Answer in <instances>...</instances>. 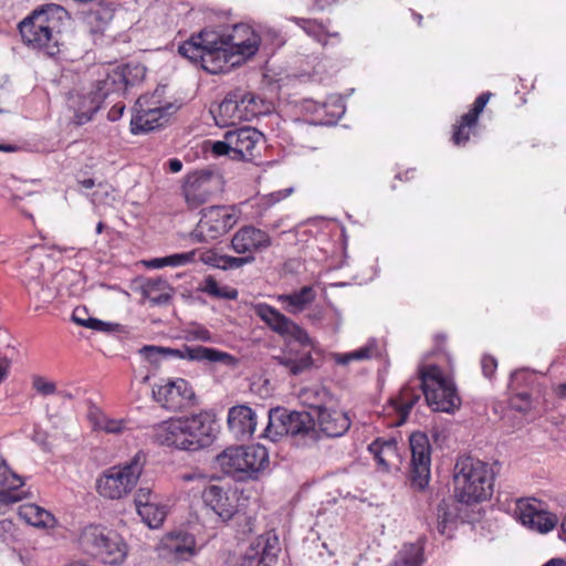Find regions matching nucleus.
<instances>
[{"label": "nucleus", "instance_id": "ddd939ff", "mask_svg": "<svg viewBox=\"0 0 566 566\" xmlns=\"http://www.w3.org/2000/svg\"><path fill=\"white\" fill-rule=\"evenodd\" d=\"M178 52L195 64H200L208 73H223L221 53L217 49L216 33L212 31L205 30L191 36L179 45Z\"/></svg>", "mask_w": 566, "mask_h": 566}, {"label": "nucleus", "instance_id": "b1692460", "mask_svg": "<svg viewBox=\"0 0 566 566\" xmlns=\"http://www.w3.org/2000/svg\"><path fill=\"white\" fill-rule=\"evenodd\" d=\"M147 101L144 97L137 99L134 107V115L130 120V130L133 134H142L154 130L161 126L166 116V109L160 106L145 107Z\"/></svg>", "mask_w": 566, "mask_h": 566}, {"label": "nucleus", "instance_id": "412c9836", "mask_svg": "<svg viewBox=\"0 0 566 566\" xmlns=\"http://www.w3.org/2000/svg\"><path fill=\"white\" fill-rule=\"evenodd\" d=\"M202 500L223 522L231 520L238 512V496L230 489L208 485L202 492Z\"/></svg>", "mask_w": 566, "mask_h": 566}, {"label": "nucleus", "instance_id": "a19ab883", "mask_svg": "<svg viewBox=\"0 0 566 566\" xmlns=\"http://www.w3.org/2000/svg\"><path fill=\"white\" fill-rule=\"evenodd\" d=\"M166 514V507L158 501L150 505L142 506L138 513L143 522L150 528L159 527L164 523Z\"/></svg>", "mask_w": 566, "mask_h": 566}, {"label": "nucleus", "instance_id": "72a5a7b5", "mask_svg": "<svg viewBox=\"0 0 566 566\" xmlns=\"http://www.w3.org/2000/svg\"><path fill=\"white\" fill-rule=\"evenodd\" d=\"M308 36L321 43L323 46L328 44H336L340 41L338 32H328L326 27L316 20L304 19V18H292Z\"/></svg>", "mask_w": 566, "mask_h": 566}, {"label": "nucleus", "instance_id": "c9c22d12", "mask_svg": "<svg viewBox=\"0 0 566 566\" xmlns=\"http://www.w3.org/2000/svg\"><path fill=\"white\" fill-rule=\"evenodd\" d=\"M18 514L21 520L34 527L53 528L56 525L54 515L35 504L21 505Z\"/></svg>", "mask_w": 566, "mask_h": 566}, {"label": "nucleus", "instance_id": "0e129e2a", "mask_svg": "<svg viewBox=\"0 0 566 566\" xmlns=\"http://www.w3.org/2000/svg\"><path fill=\"white\" fill-rule=\"evenodd\" d=\"M306 317L313 324H319L324 317V310L321 306H315L310 310Z\"/></svg>", "mask_w": 566, "mask_h": 566}, {"label": "nucleus", "instance_id": "603ef678", "mask_svg": "<svg viewBox=\"0 0 566 566\" xmlns=\"http://www.w3.org/2000/svg\"><path fill=\"white\" fill-rule=\"evenodd\" d=\"M254 261V256L245 255V256H230L224 255V262L221 265V270H234L240 269L245 264H249Z\"/></svg>", "mask_w": 566, "mask_h": 566}, {"label": "nucleus", "instance_id": "4c0bfd02", "mask_svg": "<svg viewBox=\"0 0 566 566\" xmlns=\"http://www.w3.org/2000/svg\"><path fill=\"white\" fill-rule=\"evenodd\" d=\"M279 364L289 369L292 375H300L310 369L313 365V358L310 350L300 355H292L291 353L277 357Z\"/></svg>", "mask_w": 566, "mask_h": 566}, {"label": "nucleus", "instance_id": "2eb2a0df", "mask_svg": "<svg viewBox=\"0 0 566 566\" xmlns=\"http://www.w3.org/2000/svg\"><path fill=\"white\" fill-rule=\"evenodd\" d=\"M254 314L274 333L297 342L303 347H313V340L305 329L266 303L253 305Z\"/></svg>", "mask_w": 566, "mask_h": 566}, {"label": "nucleus", "instance_id": "338daca9", "mask_svg": "<svg viewBox=\"0 0 566 566\" xmlns=\"http://www.w3.org/2000/svg\"><path fill=\"white\" fill-rule=\"evenodd\" d=\"M9 365V360L0 356V382L7 377Z\"/></svg>", "mask_w": 566, "mask_h": 566}, {"label": "nucleus", "instance_id": "9b49d317", "mask_svg": "<svg viewBox=\"0 0 566 566\" xmlns=\"http://www.w3.org/2000/svg\"><path fill=\"white\" fill-rule=\"evenodd\" d=\"M314 417L305 411H287L272 408L268 411V424L264 436L272 441L283 436L315 437Z\"/></svg>", "mask_w": 566, "mask_h": 566}, {"label": "nucleus", "instance_id": "7ed1b4c3", "mask_svg": "<svg viewBox=\"0 0 566 566\" xmlns=\"http://www.w3.org/2000/svg\"><path fill=\"white\" fill-rule=\"evenodd\" d=\"M214 426L208 412H199L158 423L154 429V438L161 446L184 451H198L212 444Z\"/></svg>", "mask_w": 566, "mask_h": 566}, {"label": "nucleus", "instance_id": "a878e982", "mask_svg": "<svg viewBox=\"0 0 566 566\" xmlns=\"http://www.w3.org/2000/svg\"><path fill=\"white\" fill-rule=\"evenodd\" d=\"M319 430L329 438L342 437L350 427L346 412L332 405L315 415Z\"/></svg>", "mask_w": 566, "mask_h": 566}, {"label": "nucleus", "instance_id": "5701e85b", "mask_svg": "<svg viewBox=\"0 0 566 566\" xmlns=\"http://www.w3.org/2000/svg\"><path fill=\"white\" fill-rule=\"evenodd\" d=\"M263 135L251 126H242L228 130L226 139H229L232 149V159L249 160L253 157V150Z\"/></svg>", "mask_w": 566, "mask_h": 566}, {"label": "nucleus", "instance_id": "a211bd4d", "mask_svg": "<svg viewBox=\"0 0 566 566\" xmlns=\"http://www.w3.org/2000/svg\"><path fill=\"white\" fill-rule=\"evenodd\" d=\"M279 552L276 535L272 532L264 533L251 542L240 566H274Z\"/></svg>", "mask_w": 566, "mask_h": 566}, {"label": "nucleus", "instance_id": "c756f323", "mask_svg": "<svg viewBox=\"0 0 566 566\" xmlns=\"http://www.w3.org/2000/svg\"><path fill=\"white\" fill-rule=\"evenodd\" d=\"M101 97L94 91L72 93L69 97V106L74 111V122L84 125L90 122L101 108Z\"/></svg>", "mask_w": 566, "mask_h": 566}, {"label": "nucleus", "instance_id": "49530a36", "mask_svg": "<svg viewBox=\"0 0 566 566\" xmlns=\"http://www.w3.org/2000/svg\"><path fill=\"white\" fill-rule=\"evenodd\" d=\"M399 560L402 566H421L423 559L420 547L413 544L405 546Z\"/></svg>", "mask_w": 566, "mask_h": 566}, {"label": "nucleus", "instance_id": "79ce46f5", "mask_svg": "<svg viewBox=\"0 0 566 566\" xmlns=\"http://www.w3.org/2000/svg\"><path fill=\"white\" fill-rule=\"evenodd\" d=\"M201 291L210 296L222 300H235L238 291L228 285H220L212 276H207L201 286Z\"/></svg>", "mask_w": 566, "mask_h": 566}, {"label": "nucleus", "instance_id": "6e6552de", "mask_svg": "<svg viewBox=\"0 0 566 566\" xmlns=\"http://www.w3.org/2000/svg\"><path fill=\"white\" fill-rule=\"evenodd\" d=\"M145 465V454L137 452L129 461L105 470L96 480L101 496L120 500L136 486Z\"/></svg>", "mask_w": 566, "mask_h": 566}, {"label": "nucleus", "instance_id": "5fc2aeb1", "mask_svg": "<svg viewBox=\"0 0 566 566\" xmlns=\"http://www.w3.org/2000/svg\"><path fill=\"white\" fill-rule=\"evenodd\" d=\"M166 258H167L168 266H181V265L188 264L193 261L195 251L184 252V253H175V254L168 255Z\"/></svg>", "mask_w": 566, "mask_h": 566}, {"label": "nucleus", "instance_id": "393cba45", "mask_svg": "<svg viewBox=\"0 0 566 566\" xmlns=\"http://www.w3.org/2000/svg\"><path fill=\"white\" fill-rule=\"evenodd\" d=\"M256 413L248 406L239 405L228 411V427L238 440L250 439L256 428Z\"/></svg>", "mask_w": 566, "mask_h": 566}, {"label": "nucleus", "instance_id": "052dcab7", "mask_svg": "<svg viewBox=\"0 0 566 566\" xmlns=\"http://www.w3.org/2000/svg\"><path fill=\"white\" fill-rule=\"evenodd\" d=\"M482 371L485 377H491L497 367V361L493 356L484 355L481 360Z\"/></svg>", "mask_w": 566, "mask_h": 566}, {"label": "nucleus", "instance_id": "aec40b11", "mask_svg": "<svg viewBox=\"0 0 566 566\" xmlns=\"http://www.w3.org/2000/svg\"><path fill=\"white\" fill-rule=\"evenodd\" d=\"M216 190V177L211 171H193L187 176L184 196L189 208L196 209L209 201Z\"/></svg>", "mask_w": 566, "mask_h": 566}, {"label": "nucleus", "instance_id": "e433bc0d", "mask_svg": "<svg viewBox=\"0 0 566 566\" xmlns=\"http://www.w3.org/2000/svg\"><path fill=\"white\" fill-rule=\"evenodd\" d=\"M368 450L385 470H389L395 460L399 458L397 441L394 438H379L369 444Z\"/></svg>", "mask_w": 566, "mask_h": 566}, {"label": "nucleus", "instance_id": "6e6d98bb", "mask_svg": "<svg viewBox=\"0 0 566 566\" xmlns=\"http://www.w3.org/2000/svg\"><path fill=\"white\" fill-rule=\"evenodd\" d=\"M511 405L514 409L525 412L531 408V396L526 391L516 392L512 398Z\"/></svg>", "mask_w": 566, "mask_h": 566}, {"label": "nucleus", "instance_id": "9d476101", "mask_svg": "<svg viewBox=\"0 0 566 566\" xmlns=\"http://www.w3.org/2000/svg\"><path fill=\"white\" fill-rule=\"evenodd\" d=\"M261 113L262 99L252 93L229 94L218 106L210 108V114L219 127L250 122Z\"/></svg>", "mask_w": 566, "mask_h": 566}, {"label": "nucleus", "instance_id": "a18cd8bd", "mask_svg": "<svg viewBox=\"0 0 566 566\" xmlns=\"http://www.w3.org/2000/svg\"><path fill=\"white\" fill-rule=\"evenodd\" d=\"M258 35L261 38V45L263 46H281L284 39L281 32L269 25H260L256 30Z\"/></svg>", "mask_w": 566, "mask_h": 566}, {"label": "nucleus", "instance_id": "f257e3e1", "mask_svg": "<svg viewBox=\"0 0 566 566\" xmlns=\"http://www.w3.org/2000/svg\"><path fill=\"white\" fill-rule=\"evenodd\" d=\"M422 394L433 411L453 412L461 403L453 380L446 376L438 366L429 365L420 369L418 380L408 382L388 400L384 407L385 416L390 418L388 426L403 424Z\"/></svg>", "mask_w": 566, "mask_h": 566}, {"label": "nucleus", "instance_id": "3c124183", "mask_svg": "<svg viewBox=\"0 0 566 566\" xmlns=\"http://www.w3.org/2000/svg\"><path fill=\"white\" fill-rule=\"evenodd\" d=\"M157 502V496L153 493L149 488H139L135 495V505L137 513L144 505H150L151 503Z\"/></svg>", "mask_w": 566, "mask_h": 566}, {"label": "nucleus", "instance_id": "37998d69", "mask_svg": "<svg viewBox=\"0 0 566 566\" xmlns=\"http://www.w3.org/2000/svg\"><path fill=\"white\" fill-rule=\"evenodd\" d=\"M81 312L82 311H74L72 315L73 321L80 326L107 334L118 332L120 328V325L117 323L104 322L93 317L80 318Z\"/></svg>", "mask_w": 566, "mask_h": 566}, {"label": "nucleus", "instance_id": "4d7b16f0", "mask_svg": "<svg viewBox=\"0 0 566 566\" xmlns=\"http://www.w3.org/2000/svg\"><path fill=\"white\" fill-rule=\"evenodd\" d=\"M33 387L39 394L43 396L53 395L56 391L55 384L44 379L43 377L34 378Z\"/></svg>", "mask_w": 566, "mask_h": 566}, {"label": "nucleus", "instance_id": "f8f14e48", "mask_svg": "<svg viewBox=\"0 0 566 566\" xmlns=\"http://www.w3.org/2000/svg\"><path fill=\"white\" fill-rule=\"evenodd\" d=\"M138 354L153 365H159L160 360L168 356L198 361L208 360L211 363H222L227 366H234L237 364V359L232 355L216 348L203 346L185 345L180 349H174L155 345H145L138 350Z\"/></svg>", "mask_w": 566, "mask_h": 566}, {"label": "nucleus", "instance_id": "39448f33", "mask_svg": "<svg viewBox=\"0 0 566 566\" xmlns=\"http://www.w3.org/2000/svg\"><path fill=\"white\" fill-rule=\"evenodd\" d=\"M19 266L20 280L30 296L48 303L54 298L57 290V276L54 261L43 245H33Z\"/></svg>", "mask_w": 566, "mask_h": 566}, {"label": "nucleus", "instance_id": "4be33fe9", "mask_svg": "<svg viewBox=\"0 0 566 566\" xmlns=\"http://www.w3.org/2000/svg\"><path fill=\"white\" fill-rule=\"evenodd\" d=\"M271 243L272 240L269 233L253 226L240 228L231 240V247L235 253L251 256L268 249Z\"/></svg>", "mask_w": 566, "mask_h": 566}, {"label": "nucleus", "instance_id": "de8ad7c7", "mask_svg": "<svg viewBox=\"0 0 566 566\" xmlns=\"http://www.w3.org/2000/svg\"><path fill=\"white\" fill-rule=\"evenodd\" d=\"M491 93H482L478 98L475 99L473 107L463 115V119L467 124H476L479 115L483 112L485 105L488 104Z\"/></svg>", "mask_w": 566, "mask_h": 566}, {"label": "nucleus", "instance_id": "473e14b6", "mask_svg": "<svg viewBox=\"0 0 566 566\" xmlns=\"http://www.w3.org/2000/svg\"><path fill=\"white\" fill-rule=\"evenodd\" d=\"M87 417L92 428L96 431H103L109 434H119L129 429L128 420L109 418L98 408H92L88 411Z\"/></svg>", "mask_w": 566, "mask_h": 566}, {"label": "nucleus", "instance_id": "69168bd1", "mask_svg": "<svg viewBox=\"0 0 566 566\" xmlns=\"http://www.w3.org/2000/svg\"><path fill=\"white\" fill-rule=\"evenodd\" d=\"M147 265L149 268H153V269H161L164 266H168L167 265V258L164 256V258H155V259H151L147 262Z\"/></svg>", "mask_w": 566, "mask_h": 566}, {"label": "nucleus", "instance_id": "20e7f679", "mask_svg": "<svg viewBox=\"0 0 566 566\" xmlns=\"http://www.w3.org/2000/svg\"><path fill=\"white\" fill-rule=\"evenodd\" d=\"M494 465L473 457L457 460L453 473L454 495L459 502L476 503L493 492Z\"/></svg>", "mask_w": 566, "mask_h": 566}, {"label": "nucleus", "instance_id": "cd10ccee", "mask_svg": "<svg viewBox=\"0 0 566 566\" xmlns=\"http://www.w3.org/2000/svg\"><path fill=\"white\" fill-rule=\"evenodd\" d=\"M23 484V478L12 471L6 461H1L0 485L3 490L0 491V503L10 504L25 499L29 492L22 489Z\"/></svg>", "mask_w": 566, "mask_h": 566}, {"label": "nucleus", "instance_id": "f3484780", "mask_svg": "<svg viewBox=\"0 0 566 566\" xmlns=\"http://www.w3.org/2000/svg\"><path fill=\"white\" fill-rule=\"evenodd\" d=\"M154 399L169 411H180L193 405L195 392L182 378L163 380L153 387Z\"/></svg>", "mask_w": 566, "mask_h": 566}, {"label": "nucleus", "instance_id": "bb28decb", "mask_svg": "<svg viewBox=\"0 0 566 566\" xmlns=\"http://www.w3.org/2000/svg\"><path fill=\"white\" fill-rule=\"evenodd\" d=\"M130 70L125 67L107 69L103 78L96 82L94 94L101 97V103L112 93L124 92L133 82L128 77Z\"/></svg>", "mask_w": 566, "mask_h": 566}, {"label": "nucleus", "instance_id": "4468645a", "mask_svg": "<svg viewBox=\"0 0 566 566\" xmlns=\"http://www.w3.org/2000/svg\"><path fill=\"white\" fill-rule=\"evenodd\" d=\"M238 217L232 207L211 206L201 210V218L191 232L198 242H208L226 234L234 227Z\"/></svg>", "mask_w": 566, "mask_h": 566}, {"label": "nucleus", "instance_id": "c03bdc74", "mask_svg": "<svg viewBox=\"0 0 566 566\" xmlns=\"http://www.w3.org/2000/svg\"><path fill=\"white\" fill-rule=\"evenodd\" d=\"M326 111L327 114L331 115V119H327L325 124H333L337 119H339L345 113V106L343 104V99L339 96L329 97L327 102L323 104L315 105L313 109L314 113H318L319 111Z\"/></svg>", "mask_w": 566, "mask_h": 566}, {"label": "nucleus", "instance_id": "7c9ffc66", "mask_svg": "<svg viewBox=\"0 0 566 566\" xmlns=\"http://www.w3.org/2000/svg\"><path fill=\"white\" fill-rule=\"evenodd\" d=\"M140 292L154 306L169 304L175 294L174 287L161 277L146 279L140 285Z\"/></svg>", "mask_w": 566, "mask_h": 566}, {"label": "nucleus", "instance_id": "e2e57ef3", "mask_svg": "<svg viewBox=\"0 0 566 566\" xmlns=\"http://www.w3.org/2000/svg\"><path fill=\"white\" fill-rule=\"evenodd\" d=\"M124 111H125V105L122 104V103H116L107 113V118L111 120V122H116L118 120L123 114H124Z\"/></svg>", "mask_w": 566, "mask_h": 566}, {"label": "nucleus", "instance_id": "58836bf2", "mask_svg": "<svg viewBox=\"0 0 566 566\" xmlns=\"http://www.w3.org/2000/svg\"><path fill=\"white\" fill-rule=\"evenodd\" d=\"M378 355L377 343L369 340L365 346L344 354H336L335 361L340 365H347L354 360H365Z\"/></svg>", "mask_w": 566, "mask_h": 566}, {"label": "nucleus", "instance_id": "13d9d810", "mask_svg": "<svg viewBox=\"0 0 566 566\" xmlns=\"http://www.w3.org/2000/svg\"><path fill=\"white\" fill-rule=\"evenodd\" d=\"M211 150L216 156H229L232 158V149L229 139L214 142L211 146Z\"/></svg>", "mask_w": 566, "mask_h": 566}, {"label": "nucleus", "instance_id": "dca6fc26", "mask_svg": "<svg viewBox=\"0 0 566 566\" xmlns=\"http://www.w3.org/2000/svg\"><path fill=\"white\" fill-rule=\"evenodd\" d=\"M411 461L410 482L415 490L427 488L431 476V446L428 437L422 432H415L409 438Z\"/></svg>", "mask_w": 566, "mask_h": 566}, {"label": "nucleus", "instance_id": "2f4dec72", "mask_svg": "<svg viewBox=\"0 0 566 566\" xmlns=\"http://www.w3.org/2000/svg\"><path fill=\"white\" fill-rule=\"evenodd\" d=\"M315 298L316 291L311 285H305L298 291H294L289 294H282L277 297L284 308L293 315H297L306 310H310Z\"/></svg>", "mask_w": 566, "mask_h": 566}, {"label": "nucleus", "instance_id": "864d4df0", "mask_svg": "<svg viewBox=\"0 0 566 566\" xmlns=\"http://www.w3.org/2000/svg\"><path fill=\"white\" fill-rule=\"evenodd\" d=\"M87 22L90 24H93L94 21L98 22L96 27V31L103 30L104 27L112 19V12L108 10H95L88 13L87 15Z\"/></svg>", "mask_w": 566, "mask_h": 566}, {"label": "nucleus", "instance_id": "774afa93", "mask_svg": "<svg viewBox=\"0 0 566 566\" xmlns=\"http://www.w3.org/2000/svg\"><path fill=\"white\" fill-rule=\"evenodd\" d=\"M168 167L171 172L176 174L182 169V163L178 158H171L168 161Z\"/></svg>", "mask_w": 566, "mask_h": 566}, {"label": "nucleus", "instance_id": "680f3d73", "mask_svg": "<svg viewBox=\"0 0 566 566\" xmlns=\"http://www.w3.org/2000/svg\"><path fill=\"white\" fill-rule=\"evenodd\" d=\"M191 334H192L195 339H198V340H201V342H211L212 340L211 333L207 328L201 327V326H197L191 332Z\"/></svg>", "mask_w": 566, "mask_h": 566}, {"label": "nucleus", "instance_id": "c85d7f7f", "mask_svg": "<svg viewBox=\"0 0 566 566\" xmlns=\"http://www.w3.org/2000/svg\"><path fill=\"white\" fill-rule=\"evenodd\" d=\"M516 509L522 524L539 533H547L557 524L556 515L541 511L527 502L518 501Z\"/></svg>", "mask_w": 566, "mask_h": 566}, {"label": "nucleus", "instance_id": "09e8293b", "mask_svg": "<svg viewBox=\"0 0 566 566\" xmlns=\"http://www.w3.org/2000/svg\"><path fill=\"white\" fill-rule=\"evenodd\" d=\"M475 124H467L461 117L458 125L454 126V132L452 136V140L455 145H464L470 138V130Z\"/></svg>", "mask_w": 566, "mask_h": 566}, {"label": "nucleus", "instance_id": "f03ea898", "mask_svg": "<svg viewBox=\"0 0 566 566\" xmlns=\"http://www.w3.org/2000/svg\"><path fill=\"white\" fill-rule=\"evenodd\" d=\"M70 14L62 6L48 3L33 10L19 23L23 43L49 56L60 52L61 34Z\"/></svg>", "mask_w": 566, "mask_h": 566}, {"label": "nucleus", "instance_id": "6ab92c4d", "mask_svg": "<svg viewBox=\"0 0 566 566\" xmlns=\"http://www.w3.org/2000/svg\"><path fill=\"white\" fill-rule=\"evenodd\" d=\"M160 554L169 559L186 562L198 554L195 536L185 530H175L163 536Z\"/></svg>", "mask_w": 566, "mask_h": 566}, {"label": "nucleus", "instance_id": "8fccbe9b", "mask_svg": "<svg viewBox=\"0 0 566 566\" xmlns=\"http://www.w3.org/2000/svg\"><path fill=\"white\" fill-rule=\"evenodd\" d=\"M533 381V374H531L526 369L515 370L511 374L510 377V388L512 390H517L520 386H527Z\"/></svg>", "mask_w": 566, "mask_h": 566}, {"label": "nucleus", "instance_id": "f704fd0d", "mask_svg": "<svg viewBox=\"0 0 566 566\" xmlns=\"http://www.w3.org/2000/svg\"><path fill=\"white\" fill-rule=\"evenodd\" d=\"M300 397L311 409H313L315 415L322 411L323 408L336 405L334 396L325 386L322 385H312L303 388Z\"/></svg>", "mask_w": 566, "mask_h": 566}, {"label": "nucleus", "instance_id": "0eeeda50", "mask_svg": "<svg viewBox=\"0 0 566 566\" xmlns=\"http://www.w3.org/2000/svg\"><path fill=\"white\" fill-rule=\"evenodd\" d=\"M223 73L255 55L261 46L256 30L247 23L233 24L222 34L216 33Z\"/></svg>", "mask_w": 566, "mask_h": 566}, {"label": "nucleus", "instance_id": "ea45409f", "mask_svg": "<svg viewBox=\"0 0 566 566\" xmlns=\"http://www.w3.org/2000/svg\"><path fill=\"white\" fill-rule=\"evenodd\" d=\"M457 523V515L450 510V506L444 501L437 507V531L441 535L451 537L452 531Z\"/></svg>", "mask_w": 566, "mask_h": 566}, {"label": "nucleus", "instance_id": "423d86ee", "mask_svg": "<svg viewBox=\"0 0 566 566\" xmlns=\"http://www.w3.org/2000/svg\"><path fill=\"white\" fill-rule=\"evenodd\" d=\"M77 542L85 554L107 565L123 564L128 554V546L119 533L97 524L82 528Z\"/></svg>", "mask_w": 566, "mask_h": 566}, {"label": "nucleus", "instance_id": "bf43d9fd", "mask_svg": "<svg viewBox=\"0 0 566 566\" xmlns=\"http://www.w3.org/2000/svg\"><path fill=\"white\" fill-rule=\"evenodd\" d=\"M201 260L205 264H208L212 268L221 270V265L224 262V255L210 251V252L203 253L201 256Z\"/></svg>", "mask_w": 566, "mask_h": 566}, {"label": "nucleus", "instance_id": "1a4fd4ad", "mask_svg": "<svg viewBox=\"0 0 566 566\" xmlns=\"http://www.w3.org/2000/svg\"><path fill=\"white\" fill-rule=\"evenodd\" d=\"M217 465L238 480L255 478L269 464L268 450L260 444L228 448L216 459Z\"/></svg>", "mask_w": 566, "mask_h": 566}]
</instances>
